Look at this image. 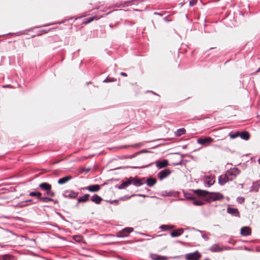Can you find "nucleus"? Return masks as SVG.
Wrapping results in <instances>:
<instances>
[{
  "mask_svg": "<svg viewBox=\"0 0 260 260\" xmlns=\"http://www.w3.org/2000/svg\"><path fill=\"white\" fill-rule=\"evenodd\" d=\"M150 257L153 260H167L168 259L166 256L159 255L154 253L150 254Z\"/></svg>",
  "mask_w": 260,
  "mask_h": 260,
  "instance_id": "obj_15",
  "label": "nucleus"
},
{
  "mask_svg": "<svg viewBox=\"0 0 260 260\" xmlns=\"http://www.w3.org/2000/svg\"><path fill=\"white\" fill-rule=\"evenodd\" d=\"M30 240L33 241H35L34 239H31Z\"/></svg>",
  "mask_w": 260,
  "mask_h": 260,
  "instance_id": "obj_53",
  "label": "nucleus"
},
{
  "mask_svg": "<svg viewBox=\"0 0 260 260\" xmlns=\"http://www.w3.org/2000/svg\"><path fill=\"white\" fill-rule=\"evenodd\" d=\"M32 201V200H26L23 202L21 203V204H23V203H30V202H31Z\"/></svg>",
  "mask_w": 260,
  "mask_h": 260,
  "instance_id": "obj_42",
  "label": "nucleus"
},
{
  "mask_svg": "<svg viewBox=\"0 0 260 260\" xmlns=\"http://www.w3.org/2000/svg\"><path fill=\"white\" fill-rule=\"evenodd\" d=\"M260 187V183L258 181L253 182V185L250 187V191L257 192Z\"/></svg>",
  "mask_w": 260,
  "mask_h": 260,
  "instance_id": "obj_21",
  "label": "nucleus"
},
{
  "mask_svg": "<svg viewBox=\"0 0 260 260\" xmlns=\"http://www.w3.org/2000/svg\"><path fill=\"white\" fill-rule=\"evenodd\" d=\"M183 232V229H179L171 232L170 235L172 237H177L181 235Z\"/></svg>",
  "mask_w": 260,
  "mask_h": 260,
  "instance_id": "obj_16",
  "label": "nucleus"
},
{
  "mask_svg": "<svg viewBox=\"0 0 260 260\" xmlns=\"http://www.w3.org/2000/svg\"><path fill=\"white\" fill-rule=\"evenodd\" d=\"M72 178V177L71 176H67L59 179L57 182L59 184H63L71 180Z\"/></svg>",
  "mask_w": 260,
  "mask_h": 260,
  "instance_id": "obj_20",
  "label": "nucleus"
},
{
  "mask_svg": "<svg viewBox=\"0 0 260 260\" xmlns=\"http://www.w3.org/2000/svg\"><path fill=\"white\" fill-rule=\"evenodd\" d=\"M39 201H42L44 203H47L48 202H51V201H53V199L49 197H41L40 198Z\"/></svg>",
  "mask_w": 260,
  "mask_h": 260,
  "instance_id": "obj_28",
  "label": "nucleus"
},
{
  "mask_svg": "<svg viewBox=\"0 0 260 260\" xmlns=\"http://www.w3.org/2000/svg\"><path fill=\"white\" fill-rule=\"evenodd\" d=\"M186 131L184 128L178 129L175 133L176 136L179 137L185 134Z\"/></svg>",
  "mask_w": 260,
  "mask_h": 260,
  "instance_id": "obj_24",
  "label": "nucleus"
},
{
  "mask_svg": "<svg viewBox=\"0 0 260 260\" xmlns=\"http://www.w3.org/2000/svg\"><path fill=\"white\" fill-rule=\"evenodd\" d=\"M132 196H139V197H146V196L142 194H134L132 195Z\"/></svg>",
  "mask_w": 260,
  "mask_h": 260,
  "instance_id": "obj_41",
  "label": "nucleus"
},
{
  "mask_svg": "<svg viewBox=\"0 0 260 260\" xmlns=\"http://www.w3.org/2000/svg\"><path fill=\"white\" fill-rule=\"evenodd\" d=\"M146 183L149 187H152L156 183V179L154 178H148L146 181L145 180L144 183Z\"/></svg>",
  "mask_w": 260,
  "mask_h": 260,
  "instance_id": "obj_17",
  "label": "nucleus"
},
{
  "mask_svg": "<svg viewBox=\"0 0 260 260\" xmlns=\"http://www.w3.org/2000/svg\"><path fill=\"white\" fill-rule=\"evenodd\" d=\"M116 79L114 78L108 77L103 81V82H105V83L111 82L116 81Z\"/></svg>",
  "mask_w": 260,
  "mask_h": 260,
  "instance_id": "obj_31",
  "label": "nucleus"
},
{
  "mask_svg": "<svg viewBox=\"0 0 260 260\" xmlns=\"http://www.w3.org/2000/svg\"><path fill=\"white\" fill-rule=\"evenodd\" d=\"M174 227V225L162 224L159 226V229L163 231H167L173 229Z\"/></svg>",
  "mask_w": 260,
  "mask_h": 260,
  "instance_id": "obj_25",
  "label": "nucleus"
},
{
  "mask_svg": "<svg viewBox=\"0 0 260 260\" xmlns=\"http://www.w3.org/2000/svg\"><path fill=\"white\" fill-rule=\"evenodd\" d=\"M140 154V152H136L135 153H134V154L132 155L130 157H129V158H133L135 157H136L138 154Z\"/></svg>",
  "mask_w": 260,
  "mask_h": 260,
  "instance_id": "obj_38",
  "label": "nucleus"
},
{
  "mask_svg": "<svg viewBox=\"0 0 260 260\" xmlns=\"http://www.w3.org/2000/svg\"><path fill=\"white\" fill-rule=\"evenodd\" d=\"M245 199L243 197H239L237 198V201L239 204H242L244 202Z\"/></svg>",
  "mask_w": 260,
  "mask_h": 260,
  "instance_id": "obj_33",
  "label": "nucleus"
},
{
  "mask_svg": "<svg viewBox=\"0 0 260 260\" xmlns=\"http://www.w3.org/2000/svg\"><path fill=\"white\" fill-rule=\"evenodd\" d=\"M243 185L242 184V185H241V187H243Z\"/></svg>",
  "mask_w": 260,
  "mask_h": 260,
  "instance_id": "obj_55",
  "label": "nucleus"
},
{
  "mask_svg": "<svg viewBox=\"0 0 260 260\" xmlns=\"http://www.w3.org/2000/svg\"><path fill=\"white\" fill-rule=\"evenodd\" d=\"M145 178L139 179L137 177H129L126 181H123L120 185L117 186L116 187L119 189H124L129 185L133 184L136 187H139L144 184Z\"/></svg>",
  "mask_w": 260,
  "mask_h": 260,
  "instance_id": "obj_2",
  "label": "nucleus"
},
{
  "mask_svg": "<svg viewBox=\"0 0 260 260\" xmlns=\"http://www.w3.org/2000/svg\"><path fill=\"white\" fill-rule=\"evenodd\" d=\"M214 146L215 147H218V148H219V147H220V146L217 145H214Z\"/></svg>",
  "mask_w": 260,
  "mask_h": 260,
  "instance_id": "obj_47",
  "label": "nucleus"
},
{
  "mask_svg": "<svg viewBox=\"0 0 260 260\" xmlns=\"http://www.w3.org/2000/svg\"><path fill=\"white\" fill-rule=\"evenodd\" d=\"M227 212L235 216L239 217L240 216V213L237 208H234L231 207H228L227 208Z\"/></svg>",
  "mask_w": 260,
  "mask_h": 260,
  "instance_id": "obj_11",
  "label": "nucleus"
},
{
  "mask_svg": "<svg viewBox=\"0 0 260 260\" xmlns=\"http://www.w3.org/2000/svg\"><path fill=\"white\" fill-rule=\"evenodd\" d=\"M228 242H229V243H231V241H228Z\"/></svg>",
  "mask_w": 260,
  "mask_h": 260,
  "instance_id": "obj_54",
  "label": "nucleus"
},
{
  "mask_svg": "<svg viewBox=\"0 0 260 260\" xmlns=\"http://www.w3.org/2000/svg\"><path fill=\"white\" fill-rule=\"evenodd\" d=\"M243 185L242 184V185H241V187H243Z\"/></svg>",
  "mask_w": 260,
  "mask_h": 260,
  "instance_id": "obj_56",
  "label": "nucleus"
},
{
  "mask_svg": "<svg viewBox=\"0 0 260 260\" xmlns=\"http://www.w3.org/2000/svg\"><path fill=\"white\" fill-rule=\"evenodd\" d=\"M211 252H218L222 251V247H220L217 244H213L209 249Z\"/></svg>",
  "mask_w": 260,
  "mask_h": 260,
  "instance_id": "obj_18",
  "label": "nucleus"
},
{
  "mask_svg": "<svg viewBox=\"0 0 260 260\" xmlns=\"http://www.w3.org/2000/svg\"><path fill=\"white\" fill-rule=\"evenodd\" d=\"M197 232H200L202 234V237L206 241H207L209 240V237L207 234H204V232L199 230H196Z\"/></svg>",
  "mask_w": 260,
  "mask_h": 260,
  "instance_id": "obj_30",
  "label": "nucleus"
},
{
  "mask_svg": "<svg viewBox=\"0 0 260 260\" xmlns=\"http://www.w3.org/2000/svg\"><path fill=\"white\" fill-rule=\"evenodd\" d=\"M95 19L97 20L98 18L96 17H89V18H87L84 20L83 23L84 24H87L88 23H90L91 22H92L93 20H94Z\"/></svg>",
  "mask_w": 260,
  "mask_h": 260,
  "instance_id": "obj_26",
  "label": "nucleus"
},
{
  "mask_svg": "<svg viewBox=\"0 0 260 260\" xmlns=\"http://www.w3.org/2000/svg\"><path fill=\"white\" fill-rule=\"evenodd\" d=\"M29 196L31 197H37L39 200H40V198H41L42 196V193L40 192L37 191H31L29 193Z\"/></svg>",
  "mask_w": 260,
  "mask_h": 260,
  "instance_id": "obj_27",
  "label": "nucleus"
},
{
  "mask_svg": "<svg viewBox=\"0 0 260 260\" xmlns=\"http://www.w3.org/2000/svg\"><path fill=\"white\" fill-rule=\"evenodd\" d=\"M194 192L198 196L206 197L207 200L209 202L219 201L223 198V196L219 192H210L201 189L194 190Z\"/></svg>",
  "mask_w": 260,
  "mask_h": 260,
  "instance_id": "obj_1",
  "label": "nucleus"
},
{
  "mask_svg": "<svg viewBox=\"0 0 260 260\" xmlns=\"http://www.w3.org/2000/svg\"><path fill=\"white\" fill-rule=\"evenodd\" d=\"M89 194H85L83 196L78 199V202L84 203L87 202L89 200Z\"/></svg>",
  "mask_w": 260,
  "mask_h": 260,
  "instance_id": "obj_22",
  "label": "nucleus"
},
{
  "mask_svg": "<svg viewBox=\"0 0 260 260\" xmlns=\"http://www.w3.org/2000/svg\"><path fill=\"white\" fill-rule=\"evenodd\" d=\"M228 181H230V180L226 174L223 176L221 175L218 177V182L221 185H223Z\"/></svg>",
  "mask_w": 260,
  "mask_h": 260,
  "instance_id": "obj_13",
  "label": "nucleus"
},
{
  "mask_svg": "<svg viewBox=\"0 0 260 260\" xmlns=\"http://www.w3.org/2000/svg\"><path fill=\"white\" fill-rule=\"evenodd\" d=\"M240 135V132H237L234 133H230L229 134V136H230V138L232 139H234L236 138L237 137H239Z\"/></svg>",
  "mask_w": 260,
  "mask_h": 260,
  "instance_id": "obj_29",
  "label": "nucleus"
},
{
  "mask_svg": "<svg viewBox=\"0 0 260 260\" xmlns=\"http://www.w3.org/2000/svg\"><path fill=\"white\" fill-rule=\"evenodd\" d=\"M171 173V171L169 169H166L160 171L157 174V177L160 180H162L165 178L168 177Z\"/></svg>",
  "mask_w": 260,
  "mask_h": 260,
  "instance_id": "obj_7",
  "label": "nucleus"
},
{
  "mask_svg": "<svg viewBox=\"0 0 260 260\" xmlns=\"http://www.w3.org/2000/svg\"><path fill=\"white\" fill-rule=\"evenodd\" d=\"M100 185L98 184H94L89 185L88 186L83 188V189H86L90 192H96L100 189Z\"/></svg>",
  "mask_w": 260,
  "mask_h": 260,
  "instance_id": "obj_10",
  "label": "nucleus"
},
{
  "mask_svg": "<svg viewBox=\"0 0 260 260\" xmlns=\"http://www.w3.org/2000/svg\"><path fill=\"white\" fill-rule=\"evenodd\" d=\"M193 204L196 206H201L203 205V202L199 200H194L193 202Z\"/></svg>",
  "mask_w": 260,
  "mask_h": 260,
  "instance_id": "obj_34",
  "label": "nucleus"
},
{
  "mask_svg": "<svg viewBox=\"0 0 260 260\" xmlns=\"http://www.w3.org/2000/svg\"><path fill=\"white\" fill-rule=\"evenodd\" d=\"M188 198H189L190 199H193V198L192 197H188Z\"/></svg>",
  "mask_w": 260,
  "mask_h": 260,
  "instance_id": "obj_49",
  "label": "nucleus"
},
{
  "mask_svg": "<svg viewBox=\"0 0 260 260\" xmlns=\"http://www.w3.org/2000/svg\"><path fill=\"white\" fill-rule=\"evenodd\" d=\"M26 205H22L21 206H25Z\"/></svg>",
  "mask_w": 260,
  "mask_h": 260,
  "instance_id": "obj_52",
  "label": "nucleus"
},
{
  "mask_svg": "<svg viewBox=\"0 0 260 260\" xmlns=\"http://www.w3.org/2000/svg\"><path fill=\"white\" fill-rule=\"evenodd\" d=\"M120 75L122 76H124V77H126L127 76V74L124 72H121L120 73Z\"/></svg>",
  "mask_w": 260,
  "mask_h": 260,
  "instance_id": "obj_44",
  "label": "nucleus"
},
{
  "mask_svg": "<svg viewBox=\"0 0 260 260\" xmlns=\"http://www.w3.org/2000/svg\"><path fill=\"white\" fill-rule=\"evenodd\" d=\"M147 152H148L147 150H142V151H139V152H140V153H141Z\"/></svg>",
  "mask_w": 260,
  "mask_h": 260,
  "instance_id": "obj_45",
  "label": "nucleus"
},
{
  "mask_svg": "<svg viewBox=\"0 0 260 260\" xmlns=\"http://www.w3.org/2000/svg\"><path fill=\"white\" fill-rule=\"evenodd\" d=\"M258 164L260 165V157L258 159Z\"/></svg>",
  "mask_w": 260,
  "mask_h": 260,
  "instance_id": "obj_48",
  "label": "nucleus"
},
{
  "mask_svg": "<svg viewBox=\"0 0 260 260\" xmlns=\"http://www.w3.org/2000/svg\"><path fill=\"white\" fill-rule=\"evenodd\" d=\"M214 181H212V179H211L210 180L208 181V184H209V186H211L214 183Z\"/></svg>",
  "mask_w": 260,
  "mask_h": 260,
  "instance_id": "obj_40",
  "label": "nucleus"
},
{
  "mask_svg": "<svg viewBox=\"0 0 260 260\" xmlns=\"http://www.w3.org/2000/svg\"><path fill=\"white\" fill-rule=\"evenodd\" d=\"M133 228L127 227L119 231L117 234V237L119 238H124L128 236L129 234L133 232Z\"/></svg>",
  "mask_w": 260,
  "mask_h": 260,
  "instance_id": "obj_4",
  "label": "nucleus"
},
{
  "mask_svg": "<svg viewBox=\"0 0 260 260\" xmlns=\"http://www.w3.org/2000/svg\"><path fill=\"white\" fill-rule=\"evenodd\" d=\"M240 173V171L237 168H234L228 170L225 174L230 178V181L234 180Z\"/></svg>",
  "mask_w": 260,
  "mask_h": 260,
  "instance_id": "obj_3",
  "label": "nucleus"
},
{
  "mask_svg": "<svg viewBox=\"0 0 260 260\" xmlns=\"http://www.w3.org/2000/svg\"><path fill=\"white\" fill-rule=\"evenodd\" d=\"M239 136L242 139L248 140L249 139V134L247 132H240Z\"/></svg>",
  "mask_w": 260,
  "mask_h": 260,
  "instance_id": "obj_23",
  "label": "nucleus"
},
{
  "mask_svg": "<svg viewBox=\"0 0 260 260\" xmlns=\"http://www.w3.org/2000/svg\"><path fill=\"white\" fill-rule=\"evenodd\" d=\"M154 164L158 169L166 168L169 165L167 159H163L162 160H157L154 162Z\"/></svg>",
  "mask_w": 260,
  "mask_h": 260,
  "instance_id": "obj_9",
  "label": "nucleus"
},
{
  "mask_svg": "<svg viewBox=\"0 0 260 260\" xmlns=\"http://www.w3.org/2000/svg\"><path fill=\"white\" fill-rule=\"evenodd\" d=\"M154 15H158L161 16V15L160 13H157V12H155V13H154Z\"/></svg>",
  "mask_w": 260,
  "mask_h": 260,
  "instance_id": "obj_46",
  "label": "nucleus"
},
{
  "mask_svg": "<svg viewBox=\"0 0 260 260\" xmlns=\"http://www.w3.org/2000/svg\"><path fill=\"white\" fill-rule=\"evenodd\" d=\"M39 187L44 191H46V192L51 189L52 186L50 184L47 182H43L39 184Z\"/></svg>",
  "mask_w": 260,
  "mask_h": 260,
  "instance_id": "obj_12",
  "label": "nucleus"
},
{
  "mask_svg": "<svg viewBox=\"0 0 260 260\" xmlns=\"http://www.w3.org/2000/svg\"><path fill=\"white\" fill-rule=\"evenodd\" d=\"M214 139L210 137H201L197 140L198 144L204 145L205 146H208L209 144L213 142Z\"/></svg>",
  "mask_w": 260,
  "mask_h": 260,
  "instance_id": "obj_5",
  "label": "nucleus"
},
{
  "mask_svg": "<svg viewBox=\"0 0 260 260\" xmlns=\"http://www.w3.org/2000/svg\"><path fill=\"white\" fill-rule=\"evenodd\" d=\"M204 260H210L209 258H205Z\"/></svg>",
  "mask_w": 260,
  "mask_h": 260,
  "instance_id": "obj_50",
  "label": "nucleus"
},
{
  "mask_svg": "<svg viewBox=\"0 0 260 260\" xmlns=\"http://www.w3.org/2000/svg\"><path fill=\"white\" fill-rule=\"evenodd\" d=\"M46 194L48 196L53 197L55 196V192L52 191L51 189H50L46 192Z\"/></svg>",
  "mask_w": 260,
  "mask_h": 260,
  "instance_id": "obj_35",
  "label": "nucleus"
},
{
  "mask_svg": "<svg viewBox=\"0 0 260 260\" xmlns=\"http://www.w3.org/2000/svg\"><path fill=\"white\" fill-rule=\"evenodd\" d=\"M110 27H111V28H112V25H110Z\"/></svg>",
  "mask_w": 260,
  "mask_h": 260,
  "instance_id": "obj_51",
  "label": "nucleus"
},
{
  "mask_svg": "<svg viewBox=\"0 0 260 260\" xmlns=\"http://www.w3.org/2000/svg\"><path fill=\"white\" fill-rule=\"evenodd\" d=\"M222 251H223V250H230L232 249V248H231L230 247L225 246V247H222Z\"/></svg>",
  "mask_w": 260,
  "mask_h": 260,
  "instance_id": "obj_39",
  "label": "nucleus"
},
{
  "mask_svg": "<svg viewBox=\"0 0 260 260\" xmlns=\"http://www.w3.org/2000/svg\"><path fill=\"white\" fill-rule=\"evenodd\" d=\"M91 200L92 202L96 204H100L101 201L103 200L102 198L99 196L94 194L91 198Z\"/></svg>",
  "mask_w": 260,
  "mask_h": 260,
  "instance_id": "obj_19",
  "label": "nucleus"
},
{
  "mask_svg": "<svg viewBox=\"0 0 260 260\" xmlns=\"http://www.w3.org/2000/svg\"><path fill=\"white\" fill-rule=\"evenodd\" d=\"M78 195V192H76L71 190H66L63 191L62 196L66 198L75 199Z\"/></svg>",
  "mask_w": 260,
  "mask_h": 260,
  "instance_id": "obj_8",
  "label": "nucleus"
},
{
  "mask_svg": "<svg viewBox=\"0 0 260 260\" xmlns=\"http://www.w3.org/2000/svg\"><path fill=\"white\" fill-rule=\"evenodd\" d=\"M201 257V254L198 251L187 253L185 255V257L186 260H199Z\"/></svg>",
  "mask_w": 260,
  "mask_h": 260,
  "instance_id": "obj_6",
  "label": "nucleus"
},
{
  "mask_svg": "<svg viewBox=\"0 0 260 260\" xmlns=\"http://www.w3.org/2000/svg\"><path fill=\"white\" fill-rule=\"evenodd\" d=\"M197 0H192L189 3V6H193L195 5L197 3Z\"/></svg>",
  "mask_w": 260,
  "mask_h": 260,
  "instance_id": "obj_36",
  "label": "nucleus"
},
{
  "mask_svg": "<svg viewBox=\"0 0 260 260\" xmlns=\"http://www.w3.org/2000/svg\"><path fill=\"white\" fill-rule=\"evenodd\" d=\"M51 202H53V203H54V204H58V200H54V199H53V201H51Z\"/></svg>",
  "mask_w": 260,
  "mask_h": 260,
  "instance_id": "obj_43",
  "label": "nucleus"
},
{
  "mask_svg": "<svg viewBox=\"0 0 260 260\" xmlns=\"http://www.w3.org/2000/svg\"><path fill=\"white\" fill-rule=\"evenodd\" d=\"M241 234L243 236H247L251 235V229L248 226L242 227L241 229Z\"/></svg>",
  "mask_w": 260,
  "mask_h": 260,
  "instance_id": "obj_14",
  "label": "nucleus"
},
{
  "mask_svg": "<svg viewBox=\"0 0 260 260\" xmlns=\"http://www.w3.org/2000/svg\"><path fill=\"white\" fill-rule=\"evenodd\" d=\"M3 260H11V257L7 255H4L3 256Z\"/></svg>",
  "mask_w": 260,
  "mask_h": 260,
  "instance_id": "obj_37",
  "label": "nucleus"
},
{
  "mask_svg": "<svg viewBox=\"0 0 260 260\" xmlns=\"http://www.w3.org/2000/svg\"><path fill=\"white\" fill-rule=\"evenodd\" d=\"M142 145V144L141 143H138V144H135L134 145H132V146H127V145H125V146H121V148H126V147H139L140 146H141Z\"/></svg>",
  "mask_w": 260,
  "mask_h": 260,
  "instance_id": "obj_32",
  "label": "nucleus"
}]
</instances>
